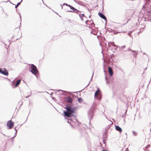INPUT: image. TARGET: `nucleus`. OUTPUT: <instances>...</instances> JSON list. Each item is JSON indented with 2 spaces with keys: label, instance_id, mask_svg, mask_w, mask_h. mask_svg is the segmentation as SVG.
Instances as JSON below:
<instances>
[{
  "label": "nucleus",
  "instance_id": "obj_19",
  "mask_svg": "<svg viewBox=\"0 0 151 151\" xmlns=\"http://www.w3.org/2000/svg\"><path fill=\"white\" fill-rule=\"evenodd\" d=\"M65 5L68 6L69 7V6H71V5H69V4H66V3L63 4V6H64Z\"/></svg>",
  "mask_w": 151,
  "mask_h": 151
},
{
  "label": "nucleus",
  "instance_id": "obj_39",
  "mask_svg": "<svg viewBox=\"0 0 151 151\" xmlns=\"http://www.w3.org/2000/svg\"><path fill=\"white\" fill-rule=\"evenodd\" d=\"M125 47V46H123V47Z\"/></svg>",
  "mask_w": 151,
  "mask_h": 151
},
{
  "label": "nucleus",
  "instance_id": "obj_45",
  "mask_svg": "<svg viewBox=\"0 0 151 151\" xmlns=\"http://www.w3.org/2000/svg\"><path fill=\"white\" fill-rule=\"evenodd\" d=\"M150 131H151V129H150Z\"/></svg>",
  "mask_w": 151,
  "mask_h": 151
},
{
  "label": "nucleus",
  "instance_id": "obj_6",
  "mask_svg": "<svg viewBox=\"0 0 151 151\" xmlns=\"http://www.w3.org/2000/svg\"><path fill=\"white\" fill-rule=\"evenodd\" d=\"M3 69L4 70H3L1 68H0V73L4 75L7 76L9 73L7 69L5 68H3Z\"/></svg>",
  "mask_w": 151,
  "mask_h": 151
},
{
  "label": "nucleus",
  "instance_id": "obj_18",
  "mask_svg": "<svg viewBox=\"0 0 151 151\" xmlns=\"http://www.w3.org/2000/svg\"><path fill=\"white\" fill-rule=\"evenodd\" d=\"M20 4L21 2L18 3L17 5L15 6V8H17L18 7V6Z\"/></svg>",
  "mask_w": 151,
  "mask_h": 151
},
{
  "label": "nucleus",
  "instance_id": "obj_9",
  "mask_svg": "<svg viewBox=\"0 0 151 151\" xmlns=\"http://www.w3.org/2000/svg\"><path fill=\"white\" fill-rule=\"evenodd\" d=\"M108 70L110 76H112L113 74L112 68L110 67H109Z\"/></svg>",
  "mask_w": 151,
  "mask_h": 151
},
{
  "label": "nucleus",
  "instance_id": "obj_40",
  "mask_svg": "<svg viewBox=\"0 0 151 151\" xmlns=\"http://www.w3.org/2000/svg\"><path fill=\"white\" fill-rule=\"evenodd\" d=\"M110 121L111 122V123H113V122H112L111 121Z\"/></svg>",
  "mask_w": 151,
  "mask_h": 151
},
{
  "label": "nucleus",
  "instance_id": "obj_43",
  "mask_svg": "<svg viewBox=\"0 0 151 151\" xmlns=\"http://www.w3.org/2000/svg\"><path fill=\"white\" fill-rule=\"evenodd\" d=\"M22 125H20V127Z\"/></svg>",
  "mask_w": 151,
  "mask_h": 151
},
{
  "label": "nucleus",
  "instance_id": "obj_24",
  "mask_svg": "<svg viewBox=\"0 0 151 151\" xmlns=\"http://www.w3.org/2000/svg\"><path fill=\"white\" fill-rule=\"evenodd\" d=\"M7 123H14V122H12L11 120H10L9 121H8Z\"/></svg>",
  "mask_w": 151,
  "mask_h": 151
},
{
  "label": "nucleus",
  "instance_id": "obj_31",
  "mask_svg": "<svg viewBox=\"0 0 151 151\" xmlns=\"http://www.w3.org/2000/svg\"><path fill=\"white\" fill-rule=\"evenodd\" d=\"M60 5L61 6V9H63V6H62V5L61 4H60Z\"/></svg>",
  "mask_w": 151,
  "mask_h": 151
},
{
  "label": "nucleus",
  "instance_id": "obj_1",
  "mask_svg": "<svg viewBox=\"0 0 151 151\" xmlns=\"http://www.w3.org/2000/svg\"><path fill=\"white\" fill-rule=\"evenodd\" d=\"M65 108L66 109V110L65 111H64L63 113L65 117L66 116L70 117L71 116H73L74 117L73 114L75 111V109L74 108L69 106H66L65 107ZM70 120L71 121H73V122H77V123H79L75 118H74L73 119L70 118Z\"/></svg>",
  "mask_w": 151,
  "mask_h": 151
},
{
  "label": "nucleus",
  "instance_id": "obj_30",
  "mask_svg": "<svg viewBox=\"0 0 151 151\" xmlns=\"http://www.w3.org/2000/svg\"><path fill=\"white\" fill-rule=\"evenodd\" d=\"M130 19H129V20H128L127 21V22H126V23H125V24H127V23L128 22V21L130 20Z\"/></svg>",
  "mask_w": 151,
  "mask_h": 151
},
{
  "label": "nucleus",
  "instance_id": "obj_10",
  "mask_svg": "<svg viewBox=\"0 0 151 151\" xmlns=\"http://www.w3.org/2000/svg\"><path fill=\"white\" fill-rule=\"evenodd\" d=\"M14 123H7L6 126L8 129H11L14 126Z\"/></svg>",
  "mask_w": 151,
  "mask_h": 151
},
{
  "label": "nucleus",
  "instance_id": "obj_34",
  "mask_svg": "<svg viewBox=\"0 0 151 151\" xmlns=\"http://www.w3.org/2000/svg\"><path fill=\"white\" fill-rule=\"evenodd\" d=\"M102 151H107L105 149H103Z\"/></svg>",
  "mask_w": 151,
  "mask_h": 151
},
{
  "label": "nucleus",
  "instance_id": "obj_17",
  "mask_svg": "<svg viewBox=\"0 0 151 151\" xmlns=\"http://www.w3.org/2000/svg\"><path fill=\"white\" fill-rule=\"evenodd\" d=\"M78 100L80 103H81L83 101L82 99L81 98H78Z\"/></svg>",
  "mask_w": 151,
  "mask_h": 151
},
{
  "label": "nucleus",
  "instance_id": "obj_38",
  "mask_svg": "<svg viewBox=\"0 0 151 151\" xmlns=\"http://www.w3.org/2000/svg\"><path fill=\"white\" fill-rule=\"evenodd\" d=\"M22 0H21V1H20L21 3V2H22Z\"/></svg>",
  "mask_w": 151,
  "mask_h": 151
},
{
  "label": "nucleus",
  "instance_id": "obj_11",
  "mask_svg": "<svg viewBox=\"0 0 151 151\" xmlns=\"http://www.w3.org/2000/svg\"><path fill=\"white\" fill-rule=\"evenodd\" d=\"M115 129L117 131L121 133L122 131V129L119 126L115 125Z\"/></svg>",
  "mask_w": 151,
  "mask_h": 151
},
{
  "label": "nucleus",
  "instance_id": "obj_42",
  "mask_svg": "<svg viewBox=\"0 0 151 151\" xmlns=\"http://www.w3.org/2000/svg\"><path fill=\"white\" fill-rule=\"evenodd\" d=\"M91 33H92V32H91Z\"/></svg>",
  "mask_w": 151,
  "mask_h": 151
},
{
  "label": "nucleus",
  "instance_id": "obj_15",
  "mask_svg": "<svg viewBox=\"0 0 151 151\" xmlns=\"http://www.w3.org/2000/svg\"><path fill=\"white\" fill-rule=\"evenodd\" d=\"M79 15L80 17H86L85 16V15L84 14H80V12L79 13V14H78Z\"/></svg>",
  "mask_w": 151,
  "mask_h": 151
},
{
  "label": "nucleus",
  "instance_id": "obj_7",
  "mask_svg": "<svg viewBox=\"0 0 151 151\" xmlns=\"http://www.w3.org/2000/svg\"><path fill=\"white\" fill-rule=\"evenodd\" d=\"M88 116L90 117V119H89V123H90L91 119L92 118L94 115L93 111H92L90 110L88 112Z\"/></svg>",
  "mask_w": 151,
  "mask_h": 151
},
{
  "label": "nucleus",
  "instance_id": "obj_35",
  "mask_svg": "<svg viewBox=\"0 0 151 151\" xmlns=\"http://www.w3.org/2000/svg\"><path fill=\"white\" fill-rule=\"evenodd\" d=\"M82 21H83V19L82 17H80Z\"/></svg>",
  "mask_w": 151,
  "mask_h": 151
},
{
  "label": "nucleus",
  "instance_id": "obj_3",
  "mask_svg": "<svg viewBox=\"0 0 151 151\" xmlns=\"http://www.w3.org/2000/svg\"><path fill=\"white\" fill-rule=\"evenodd\" d=\"M30 69L32 73L37 76L36 75L38 73V72L36 67L34 65L32 64Z\"/></svg>",
  "mask_w": 151,
  "mask_h": 151
},
{
  "label": "nucleus",
  "instance_id": "obj_4",
  "mask_svg": "<svg viewBox=\"0 0 151 151\" xmlns=\"http://www.w3.org/2000/svg\"><path fill=\"white\" fill-rule=\"evenodd\" d=\"M69 7L72 10H69V11H67V12H74L75 13H77L78 14H79V13L81 12L80 11H79V10H78L77 9H76L75 8L73 7L72 6H69Z\"/></svg>",
  "mask_w": 151,
  "mask_h": 151
},
{
  "label": "nucleus",
  "instance_id": "obj_37",
  "mask_svg": "<svg viewBox=\"0 0 151 151\" xmlns=\"http://www.w3.org/2000/svg\"><path fill=\"white\" fill-rule=\"evenodd\" d=\"M90 82L89 83H88V85L87 86H88V85H89V84H90Z\"/></svg>",
  "mask_w": 151,
  "mask_h": 151
},
{
  "label": "nucleus",
  "instance_id": "obj_28",
  "mask_svg": "<svg viewBox=\"0 0 151 151\" xmlns=\"http://www.w3.org/2000/svg\"><path fill=\"white\" fill-rule=\"evenodd\" d=\"M88 21V20H86V21L85 22V23H86V24L87 25V24H88V23H87V21Z\"/></svg>",
  "mask_w": 151,
  "mask_h": 151
},
{
  "label": "nucleus",
  "instance_id": "obj_29",
  "mask_svg": "<svg viewBox=\"0 0 151 151\" xmlns=\"http://www.w3.org/2000/svg\"><path fill=\"white\" fill-rule=\"evenodd\" d=\"M105 79H106V83H108V81H107V77H105Z\"/></svg>",
  "mask_w": 151,
  "mask_h": 151
},
{
  "label": "nucleus",
  "instance_id": "obj_36",
  "mask_svg": "<svg viewBox=\"0 0 151 151\" xmlns=\"http://www.w3.org/2000/svg\"><path fill=\"white\" fill-rule=\"evenodd\" d=\"M19 15H20V20H21V14H20Z\"/></svg>",
  "mask_w": 151,
  "mask_h": 151
},
{
  "label": "nucleus",
  "instance_id": "obj_8",
  "mask_svg": "<svg viewBox=\"0 0 151 151\" xmlns=\"http://www.w3.org/2000/svg\"><path fill=\"white\" fill-rule=\"evenodd\" d=\"M98 15L100 17H101L102 19H104L105 20V21L106 22V17L105 16L103 13H101L100 12L98 13Z\"/></svg>",
  "mask_w": 151,
  "mask_h": 151
},
{
  "label": "nucleus",
  "instance_id": "obj_12",
  "mask_svg": "<svg viewBox=\"0 0 151 151\" xmlns=\"http://www.w3.org/2000/svg\"><path fill=\"white\" fill-rule=\"evenodd\" d=\"M109 47H110L111 45H112L113 47H118V46L116 45L114 42H110L109 43H108Z\"/></svg>",
  "mask_w": 151,
  "mask_h": 151
},
{
  "label": "nucleus",
  "instance_id": "obj_26",
  "mask_svg": "<svg viewBox=\"0 0 151 151\" xmlns=\"http://www.w3.org/2000/svg\"><path fill=\"white\" fill-rule=\"evenodd\" d=\"M103 68H104V72L105 73L106 72V71H105V65H104Z\"/></svg>",
  "mask_w": 151,
  "mask_h": 151
},
{
  "label": "nucleus",
  "instance_id": "obj_22",
  "mask_svg": "<svg viewBox=\"0 0 151 151\" xmlns=\"http://www.w3.org/2000/svg\"><path fill=\"white\" fill-rule=\"evenodd\" d=\"M150 145H147L146 147V148L147 149L148 148H149V147H150Z\"/></svg>",
  "mask_w": 151,
  "mask_h": 151
},
{
  "label": "nucleus",
  "instance_id": "obj_44",
  "mask_svg": "<svg viewBox=\"0 0 151 151\" xmlns=\"http://www.w3.org/2000/svg\"><path fill=\"white\" fill-rule=\"evenodd\" d=\"M52 93H51V95H52Z\"/></svg>",
  "mask_w": 151,
  "mask_h": 151
},
{
  "label": "nucleus",
  "instance_id": "obj_2",
  "mask_svg": "<svg viewBox=\"0 0 151 151\" xmlns=\"http://www.w3.org/2000/svg\"><path fill=\"white\" fill-rule=\"evenodd\" d=\"M145 12L148 13L147 15L149 17L151 13V4L150 3L146 4L143 6Z\"/></svg>",
  "mask_w": 151,
  "mask_h": 151
},
{
  "label": "nucleus",
  "instance_id": "obj_27",
  "mask_svg": "<svg viewBox=\"0 0 151 151\" xmlns=\"http://www.w3.org/2000/svg\"><path fill=\"white\" fill-rule=\"evenodd\" d=\"M59 91H62V92H65V91H63L62 90H59V91H58L59 92Z\"/></svg>",
  "mask_w": 151,
  "mask_h": 151
},
{
  "label": "nucleus",
  "instance_id": "obj_5",
  "mask_svg": "<svg viewBox=\"0 0 151 151\" xmlns=\"http://www.w3.org/2000/svg\"><path fill=\"white\" fill-rule=\"evenodd\" d=\"M99 92L100 90H99V88H98L95 93L94 97L98 100H101V97L100 96L99 94Z\"/></svg>",
  "mask_w": 151,
  "mask_h": 151
},
{
  "label": "nucleus",
  "instance_id": "obj_41",
  "mask_svg": "<svg viewBox=\"0 0 151 151\" xmlns=\"http://www.w3.org/2000/svg\"><path fill=\"white\" fill-rule=\"evenodd\" d=\"M67 122H68V123H69V122H68V121H67Z\"/></svg>",
  "mask_w": 151,
  "mask_h": 151
},
{
  "label": "nucleus",
  "instance_id": "obj_21",
  "mask_svg": "<svg viewBox=\"0 0 151 151\" xmlns=\"http://www.w3.org/2000/svg\"><path fill=\"white\" fill-rule=\"evenodd\" d=\"M131 12L132 13V14L131 15V17H132L133 15V14H134V12L133 10H132Z\"/></svg>",
  "mask_w": 151,
  "mask_h": 151
},
{
  "label": "nucleus",
  "instance_id": "obj_32",
  "mask_svg": "<svg viewBox=\"0 0 151 151\" xmlns=\"http://www.w3.org/2000/svg\"><path fill=\"white\" fill-rule=\"evenodd\" d=\"M93 74H92V76L91 78V80H92V77H93Z\"/></svg>",
  "mask_w": 151,
  "mask_h": 151
},
{
  "label": "nucleus",
  "instance_id": "obj_16",
  "mask_svg": "<svg viewBox=\"0 0 151 151\" xmlns=\"http://www.w3.org/2000/svg\"><path fill=\"white\" fill-rule=\"evenodd\" d=\"M14 129L16 131V132H15V135H14V136L13 137H12V138L13 139V138H14L16 136V135H17V130L16 129V127H15V128H14Z\"/></svg>",
  "mask_w": 151,
  "mask_h": 151
},
{
  "label": "nucleus",
  "instance_id": "obj_33",
  "mask_svg": "<svg viewBox=\"0 0 151 151\" xmlns=\"http://www.w3.org/2000/svg\"><path fill=\"white\" fill-rule=\"evenodd\" d=\"M130 50H131L132 52H136V51H133V50H131V49H130Z\"/></svg>",
  "mask_w": 151,
  "mask_h": 151
},
{
  "label": "nucleus",
  "instance_id": "obj_14",
  "mask_svg": "<svg viewBox=\"0 0 151 151\" xmlns=\"http://www.w3.org/2000/svg\"><path fill=\"white\" fill-rule=\"evenodd\" d=\"M21 81V80L20 79H19L17 81L15 84V87H17L20 84Z\"/></svg>",
  "mask_w": 151,
  "mask_h": 151
},
{
  "label": "nucleus",
  "instance_id": "obj_25",
  "mask_svg": "<svg viewBox=\"0 0 151 151\" xmlns=\"http://www.w3.org/2000/svg\"><path fill=\"white\" fill-rule=\"evenodd\" d=\"M69 124L73 128H74L75 127H73V124H71V123H69Z\"/></svg>",
  "mask_w": 151,
  "mask_h": 151
},
{
  "label": "nucleus",
  "instance_id": "obj_23",
  "mask_svg": "<svg viewBox=\"0 0 151 151\" xmlns=\"http://www.w3.org/2000/svg\"><path fill=\"white\" fill-rule=\"evenodd\" d=\"M133 133L134 135V136L136 135V132H134V131H133Z\"/></svg>",
  "mask_w": 151,
  "mask_h": 151
},
{
  "label": "nucleus",
  "instance_id": "obj_13",
  "mask_svg": "<svg viewBox=\"0 0 151 151\" xmlns=\"http://www.w3.org/2000/svg\"><path fill=\"white\" fill-rule=\"evenodd\" d=\"M66 100L68 103H71L73 101L72 99L69 96H67L66 98Z\"/></svg>",
  "mask_w": 151,
  "mask_h": 151
},
{
  "label": "nucleus",
  "instance_id": "obj_20",
  "mask_svg": "<svg viewBox=\"0 0 151 151\" xmlns=\"http://www.w3.org/2000/svg\"><path fill=\"white\" fill-rule=\"evenodd\" d=\"M31 94H32V91H30V95H28L26 97H25V98H28L29 96H31Z\"/></svg>",
  "mask_w": 151,
  "mask_h": 151
}]
</instances>
